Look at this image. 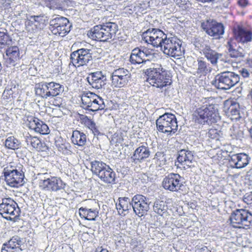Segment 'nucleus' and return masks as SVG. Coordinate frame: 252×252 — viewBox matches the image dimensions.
<instances>
[{
  "mask_svg": "<svg viewBox=\"0 0 252 252\" xmlns=\"http://www.w3.org/2000/svg\"><path fill=\"white\" fill-rule=\"evenodd\" d=\"M118 26L114 22H107L94 26L88 32V36L93 40L101 42L109 41L115 38Z\"/></svg>",
  "mask_w": 252,
  "mask_h": 252,
  "instance_id": "nucleus-1",
  "label": "nucleus"
},
{
  "mask_svg": "<svg viewBox=\"0 0 252 252\" xmlns=\"http://www.w3.org/2000/svg\"><path fill=\"white\" fill-rule=\"evenodd\" d=\"M144 72L147 76V81L153 87L161 89L171 84V80L166 78L165 69L160 64H155L144 70Z\"/></svg>",
  "mask_w": 252,
  "mask_h": 252,
  "instance_id": "nucleus-2",
  "label": "nucleus"
},
{
  "mask_svg": "<svg viewBox=\"0 0 252 252\" xmlns=\"http://www.w3.org/2000/svg\"><path fill=\"white\" fill-rule=\"evenodd\" d=\"M194 115L195 121L200 124L208 125L216 123L219 118L218 105L215 104L206 103L196 109Z\"/></svg>",
  "mask_w": 252,
  "mask_h": 252,
  "instance_id": "nucleus-3",
  "label": "nucleus"
},
{
  "mask_svg": "<svg viewBox=\"0 0 252 252\" xmlns=\"http://www.w3.org/2000/svg\"><path fill=\"white\" fill-rule=\"evenodd\" d=\"M240 81L239 75L234 72L223 71L217 74L212 84L218 89L228 90Z\"/></svg>",
  "mask_w": 252,
  "mask_h": 252,
  "instance_id": "nucleus-4",
  "label": "nucleus"
},
{
  "mask_svg": "<svg viewBox=\"0 0 252 252\" xmlns=\"http://www.w3.org/2000/svg\"><path fill=\"white\" fill-rule=\"evenodd\" d=\"M64 86L55 82H42L36 85L35 93L43 98L54 97L62 94Z\"/></svg>",
  "mask_w": 252,
  "mask_h": 252,
  "instance_id": "nucleus-5",
  "label": "nucleus"
},
{
  "mask_svg": "<svg viewBox=\"0 0 252 252\" xmlns=\"http://www.w3.org/2000/svg\"><path fill=\"white\" fill-rule=\"evenodd\" d=\"M182 44V41L176 37H167L166 36L160 48L164 54L179 59L183 55L184 52Z\"/></svg>",
  "mask_w": 252,
  "mask_h": 252,
  "instance_id": "nucleus-6",
  "label": "nucleus"
},
{
  "mask_svg": "<svg viewBox=\"0 0 252 252\" xmlns=\"http://www.w3.org/2000/svg\"><path fill=\"white\" fill-rule=\"evenodd\" d=\"M157 129L161 132L172 135L178 129L176 116L171 113H165L160 116L156 122Z\"/></svg>",
  "mask_w": 252,
  "mask_h": 252,
  "instance_id": "nucleus-7",
  "label": "nucleus"
},
{
  "mask_svg": "<svg viewBox=\"0 0 252 252\" xmlns=\"http://www.w3.org/2000/svg\"><path fill=\"white\" fill-rule=\"evenodd\" d=\"M20 209L17 203L10 198L2 199L0 204V214L7 220L15 221L19 216Z\"/></svg>",
  "mask_w": 252,
  "mask_h": 252,
  "instance_id": "nucleus-8",
  "label": "nucleus"
},
{
  "mask_svg": "<svg viewBox=\"0 0 252 252\" xmlns=\"http://www.w3.org/2000/svg\"><path fill=\"white\" fill-rule=\"evenodd\" d=\"M230 221L235 228L252 227V214L245 209H237L231 214Z\"/></svg>",
  "mask_w": 252,
  "mask_h": 252,
  "instance_id": "nucleus-9",
  "label": "nucleus"
},
{
  "mask_svg": "<svg viewBox=\"0 0 252 252\" xmlns=\"http://www.w3.org/2000/svg\"><path fill=\"white\" fill-rule=\"evenodd\" d=\"M81 100L84 108L92 111L103 110L105 107L103 99L96 94L90 92L82 94Z\"/></svg>",
  "mask_w": 252,
  "mask_h": 252,
  "instance_id": "nucleus-10",
  "label": "nucleus"
},
{
  "mask_svg": "<svg viewBox=\"0 0 252 252\" xmlns=\"http://www.w3.org/2000/svg\"><path fill=\"white\" fill-rule=\"evenodd\" d=\"M70 27L68 20L63 17H56L50 22L49 29L52 33L62 37L69 32Z\"/></svg>",
  "mask_w": 252,
  "mask_h": 252,
  "instance_id": "nucleus-11",
  "label": "nucleus"
},
{
  "mask_svg": "<svg viewBox=\"0 0 252 252\" xmlns=\"http://www.w3.org/2000/svg\"><path fill=\"white\" fill-rule=\"evenodd\" d=\"M150 199L142 194H136L132 198V208L139 217L147 214L150 208Z\"/></svg>",
  "mask_w": 252,
  "mask_h": 252,
  "instance_id": "nucleus-12",
  "label": "nucleus"
},
{
  "mask_svg": "<svg viewBox=\"0 0 252 252\" xmlns=\"http://www.w3.org/2000/svg\"><path fill=\"white\" fill-rule=\"evenodd\" d=\"M167 35L158 29H149L143 34L142 39L145 42L155 47H161Z\"/></svg>",
  "mask_w": 252,
  "mask_h": 252,
  "instance_id": "nucleus-13",
  "label": "nucleus"
},
{
  "mask_svg": "<svg viewBox=\"0 0 252 252\" xmlns=\"http://www.w3.org/2000/svg\"><path fill=\"white\" fill-rule=\"evenodd\" d=\"M131 74L124 68H119L113 71L111 75V84L116 88H122L127 85L131 80Z\"/></svg>",
  "mask_w": 252,
  "mask_h": 252,
  "instance_id": "nucleus-14",
  "label": "nucleus"
},
{
  "mask_svg": "<svg viewBox=\"0 0 252 252\" xmlns=\"http://www.w3.org/2000/svg\"><path fill=\"white\" fill-rule=\"evenodd\" d=\"M3 174L7 185L12 187H18L24 183V173L12 166L5 167Z\"/></svg>",
  "mask_w": 252,
  "mask_h": 252,
  "instance_id": "nucleus-15",
  "label": "nucleus"
},
{
  "mask_svg": "<svg viewBox=\"0 0 252 252\" xmlns=\"http://www.w3.org/2000/svg\"><path fill=\"white\" fill-rule=\"evenodd\" d=\"M201 26L207 34L216 39L220 38L224 33L223 25L213 19H208L205 20L201 23Z\"/></svg>",
  "mask_w": 252,
  "mask_h": 252,
  "instance_id": "nucleus-16",
  "label": "nucleus"
},
{
  "mask_svg": "<svg viewBox=\"0 0 252 252\" xmlns=\"http://www.w3.org/2000/svg\"><path fill=\"white\" fill-rule=\"evenodd\" d=\"M70 59L73 65L83 66L92 60V53L89 49L81 48L72 52Z\"/></svg>",
  "mask_w": 252,
  "mask_h": 252,
  "instance_id": "nucleus-17",
  "label": "nucleus"
},
{
  "mask_svg": "<svg viewBox=\"0 0 252 252\" xmlns=\"http://www.w3.org/2000/svg\"><path fill=\"white\" fill-rule=\"evenodd\" d=\"M39 187L43 190L50 191H57L64 188L65 184L60 178L50 177L41 179L39 183Z\"/></svg>",
  "mask_w": 252,
  "mask_h": 252,
  "instance_id": "nucleus-18",
  "label": "nucleus"
},
{
  "mask_svg": "<svg viewBox=\"0 0 252 252\" xmlns=\"http://www.w3.org/2000/svg\"><path fill=\"white\" fill-rule=\"evenodd\" d=\"M152 54L146 48H135L131 51L129 61L133 64H145L149 62Z\"/></svg>",
  "mask_w": 252,
  "mask_h": 252,
  "instance_id": "nucleus-19",
  "label": "nucleus"
},
{
  "mask_svg": "<svg viewBox=\"0 0 252 252\" xmlns=\"http://www.w3.org/2000/svg\"><path fill=\"white\" fill-rule=\"evenodd\" d=\"M47 21V17L44 15L31 16L26 22V30L29 32L36 33L44 28Z\"/></svg>",
  "mask_w": 252,
  "mask_h": 252,
  "instance_id": "nucleus-20",
  "label": "nucleus"
},
{
  "mask_svg": "<svg viewBox=\"0 0 252 252\" xmlns=\"http://www.w3.org/2000/svg\"><path fill=\"white\" fill-rule=\"evenodd\" d=\"M182 177L178 174L170 173L165 176L162 181V186L166 190L177 191L183 186Z\"/></svg>",
  "mask_w": 252,
  "mask_h": 252,
  "instance_id": "nucleus-21",
  "label": "nucleus"
},
{
  "mask_svg": "<svg viewBox=\"0 0 252 252\" xmlns=\"http://www.w3.org/2000/svg\"><path fill=\"white\" fill-rule=\"evenodd\" d=\"M200 53L214 65H217L219 62H225L222 54L219 53L215 50L211 49L207 44H203L200 46Z\"/></svg>",
  "mask_w": 252,
  "mask_h": 252,
  "instance_id": "nucleus-22",
  "label": "nucleus"
},
{
  "mask_svg": "<svg viewBox=\"0 0 252 252\" xmlns=\"http://www.w3.org/2000/svg\"><path fill=\"white\" fill-rule=\"evenodd\" d=\"M251 159V157L248 154L240 153L231 156L229 162L232 168L242 169L249 164Z\"/></svg>",
  "mask_w": 252,
  "mask_h": 252,
  "instance_id": "nucleus-23",
  "label": "nucleus"
},
{
  "mask_svg": "<svg viewBox=\"0 0 252 252\" xmlns=\"http://www.w3.org/2000/svg\"><path fill=\"white\" fill-rule=\"evenodd\" d=\"M233 31L234 38L238 43L245 45L252 40V32L245 28L238 26Z\"/></svg>",
  "mask_w": 252,
  "mask_h": 252,
  "instance_id": "nucleus-24",
  "label": "nucleus"
},
{
  "mask_svg": "<svg viewBox=\"0 0 252 252\" xmlns=\"http://www.w3.org/2000/svg\"><path fill=\"white\" fill-rule=\"evenodd\" d=\"M23 244L22 239L18 236H14L8 242L3 244L1 252H21Z\"/></svg>",
  "mask_w": 252,
  "mask_h": 252,
  "instance_id": "nucleus-25",
  "label": "nucleus"
},
{
  "mask_svg": "<svg viewBox=\"0 0 252 252\" xmlns=\"http://www.w3.org/2000/svg\"><path fill=\"white\" fill-rule=\"evenodd\" d=\"M87 80L90 85L97 90L101 89L106 83V77L101 71L90 73Z\"/></svg>",
  "mask_w": 252,
  "mask_h": 252,
  "instance_id": "nucleus-26",
  "label": "nucleus"
},
{
  "mask_svg": "<svg viewBox=\"0 0 252 252\" xmlns=\"http://www.w3.org/2000/svg\"><path fill=\"white\" fill-rule=\"evenodd\" d=\"M177 160L180 165L185 168L194 166L195 163L192 152L183 149L178 152Z\"/></svg>",
  "mask_w": 252,
  "mask_h": 252,
  "instance_id": "nucleus-27",
  "label": "nucleus"
},
{
  "mask_svg": "<svg viewBox=\"0 0 252 252\" xmlns=\"http://www.w3.org/2000/svg\"><path fill=\"white\" fill-rule=\"evenodd\" d=\"M27 125L30 129L41 134H47L49 129L46 124L37 118L30 117L27 119Z\"/></svg>",
  "mask_w": 252,
  "mask_h": 252,
  "instance_id": "nucleus-28",
  "label": "nucleus"
},
{
  "mask_svg": "<svg viewBox=\"0 0 252 252\" xmlns=\"http://www.w3.org/2000/svg\"><path fill=\"white\" fill-rule=\"evenodd\" d=\"M226 115L232 120H238L241 118L239 104L233 101H226L224 103Z\"/></svg>",
  "mask_w": 252,
  "mask_h": 252,
  "instance_id": "nucleus-29",
  "label": "nucleus"
},
{
  "mask_svg": "<svg viewBox=\"0 0 252 252\" xmlns=\"http://www.w3.org/2000/svg\"><path fill=\"white\" fill-rule=\"evenodd\" d=\"M132 199L128 197H119L116 203V209L120 215L125 216L132 208Z\"/></svg>",
  "mask_w": 252,
  "mask_h": 252,
  "instance_id": "nucleus-30",
  "label": "nucleus"
},
{
  "mask_svg": "<svg viewBox=\"0 0 252 252\" xmlns=\"http://www.w3.org/2000/svg\"><path fill=\"white\" fill-rule=\"evenodd\" d=\"M150 151L148 147L142 145L138 147L134 152L131 160L135 163L141 162L150 155Z\"/></svg>",
  "mask_w": 252,
  "mask_h": 252,
  "instance_id": "nucleus-31",
  "label": "nucleus"
},
{
  "mask_svg": "<svg viewBox=\"0 0 252 252\" xmlns=\"http://www.w3.org/2000/svg\"><path fill=\"white\" fill-rule=\"evenodd\" d=\"M196 70L197 74L206 75L211 71V67L202 57H199L196 61Z\"/></svg>",
  "mask_w": 252,
  "mask_h": 252,
  "instance_id": "nucleus-32",
  "label": "nucleus"
},
{
  "mask_svg": "<svg viewBox=\"0 0 252 252\" xmlns=\"http://www.w3.org/2000/svg\"><path fill=\"white\" fill-rule=\"evenodd\" d=\"M98 178L105 183L113 184L115 181L116 173L109 165H108Z\"/></svg>",
  "mask_w": 252,
  "mask_h": 252,
  "instance_id": "nucleus-33",
  "label": "nucleus"
},
{
  "mask_svg": "<svg viewBox=\"0 0 252 252\" xmlns=\"http://www.w3.org/2000/svg\"><path fill=\"white\" fill-rule=\"evenodd\" d=\"M79 215L82 218L89 220H94L98 216V212L96 209L81 207L79 209Z\"/></svg>",
  "mask_w": 252,
  "mask_h": 252,
  "instance_id": "nucleus-34",
  "label": "nucleus"
},
{
  "mask_svg": "<svg viewBox=\"0 0 252 252\" xmlns=\"http://www.w3.org/2000/svg\"><path fill=\"white\" fill-rule=\"evenodd\" d=\"M71 140L72 143L74 145L78 146H83L86 143L87 137L83 132L75 130L72 132Z\"/></svg>",
  "mask_w": 252,
  "mask_h": 252,
  "instance_id": "nucleus-35",
  "label": "nucleus"
},
{
  "mask_svg": "<svg viewBox=\"0 0 252 252\" xmlns=\"http://www.w3.org/2000/svg\"><path fill=\"white\" fill-rule=\"evenodd\" d=\"M25 141L28 145L31 146L38 151H43L45 150L44 144L37 137L26 136Z\"/></svg>",
  "mask_w": 252,
  "mask_h": 252,
  "instance_id": "nucleus-36",
  "label": "nucleus"
},
{
  "mask_svg": "<svg viewBox=\"0 0 252 252\" xmlns=\"http://www.w3.org/2000/svg\"><path fill=\"white\" fill-rule=\"evenodd\" d=\"M91 170L94 175L99 177L101 174V172L104 170V169L108 165L104 162L100 160H94L91 162Z\"/></svg>",
  "mask_w": 252,
  "mask_h": 252,
  "instance_id": "nucleus-37",
  "label": "nucleus"
},
{
  "mask_svg": "<svg viewBox=\"0 0 252 252\" xmlns=\"http://www.w3.org/2000/svg\"><path fill=\"white\" fill-rule=\"evenodd\" d=\"M227 44L228 53L231 57L236 58L244 57L245 52L242 48L239 47L236 49L235 47L236 45L232 41H228Z\"/></svg>",
  "mask_w": 252,
  "mask_h": 252,
  "instance_id": "nucleus-38",
  "label": "nucleus"
},
{
  "mask_svg": "<svg viewBox=\"0 0 252 252\" xmlns=\"http://www.w3.org/2000/svg\"><path fill=\"white\" fill-rule=\"evenodd\" d=\"M20 141L13 136L6 137L4 142V146L6 148L10 150H16L20 147Z\"/></svg>",
  "mask_w": 252,
  "mask_h": 252,
  "instance_id": "nucleus-39",
  "label": "nucleus"
},
{
  "mask_svg": "<svg viewBox=\"0 0 252 252\" xmlns=\"http://www.w3.org/2000/svg\"><path fill=\"white\" fill-rule=\"evenodd\" d=\"M6 55L11 63H14L19 59L20 52L19 48L14 46L9 47L6 51Z\"/></svg>",
  "mask_w": 252,
  "mask_h": 252,
  "instance_id": "nucleus-40",
  "label": "nucleus"
},
{
  "mask_svg": "<svg viewBox=\"0 0 252 252\" xmlns=\"http://www.w3.org/2000/svg\"><path fill=\"white\" fill-rule=\"evenodd\" d=\"M41 3L50 9H60L61 7L59 0H41Z\"/></svg>",
  "mask_w": 252,
  "mask_h": 252,
  "instance_id": "nucleus-41",
  "label": "nucleus"
},
{
  "mask_svg": "<svg viewBox=\"0 0 252 252\" xmlns=\"http://www.w3.org/2000/svg\"><path fill=\"white\" fill-rule=\"evenodd\" d=\"M230 134L233 139H240L243 136V132L238 125H233L230 128Z\"/></svg>",
  "mask_w": 252,
  "mask_h": 252,
  "instance_id": "nucleus-42",
  "label": "nucleus"
},
{
  "mask_svg": "<svg viewBox=\"0 0 252 252\" xmlns=\"http://www.w3.org/2000/svg\"><path fill=\"white\" fill-rule=\"evenodd\" d=\"M153 210L157 214L162 215L165 211L164 202L160 200L155 201L153 205Z\"/></svg>",
  "mask_w": 252,
  "mask_h": 252,
  "instance_id": "nucleus-43",
  "label": "nucleus"
},
{
  "mask_svg": "<svg viewBox=\"0 0 252 252\" xmlns=\"http://www.w3.org/2000/svg\"><path fill=\"white\" fill-rule=\"evenodd\" d=\"M155 159L157 160V164L159 166L165 164L166 159L165 155L161 152H157L155 156Z\"/></svg>",
  "mask_w": 252,
  "mask_h": 252,
  "instance_id": "nucleus-44",
  "label": "nucleus"
},
{
  "mask_svg": "<svg viewBox=\"0 0 252 252\" xmlns=\"http://www.w3.org/2000/svg\"><path fill=\"white\" fill-rule=\"evenodd\" d=\"M8 41V35L4 32H0V49L6 45Z\"/></svg>",
  "mask_w": 252,
  "mask_h": 252,
  "instance_id": "nucleus-45",
  "label": "nucleus"
},
{
  "mask_svg": "<svg viewBox=\"0 0 252 252\" xmlns=\"http://www.w3.org/2000/svg\"><path fill=\"white\" fill-rule=\"evenodd\" d=\"M243 201L247 204H252V192L246 193L243 196Z\"/></svg>",
  "mask_w": 252,
  "mask_h": 252,
  "instance_id": "nucleus-46",
  "label": "nucleus"
},
{
  "mask_svg": "<svg viewBox=\"0 0 252 252\" xmlns=\"http://www.w3.org/2000/svg\"><path fill=\"white\" fill-rule=\"evenodd\" d=\"M239 72L244 78L250 77L252 79V71L250 72L247 69L243 68Z\"/></svg>",
  "mask_w": 252,
  "mask_h": 252,
  "instance_id": "nucleus-47",
  "label": "nucleus"
},
{
  "mask_svg": "<svg viewBox=\"0 0 252 252\" xmlns=\"http://www.w3.org/2000/svg\"><path fill=\"white\" fill-rule=\"evenodd\" d=\"M85 124L91 130L96 126L95 123L91 119L86 121Z\"/></svg>",
  "mask_w": 252,
  "mask_h": 252,
  "instance_id": "nucleus-48",
  "label": "nucleus"
},
{
  "mask_svg": "<svg viewBox=\"0 0 252 252\" xmlns=\"http://www.w3.org/2000/svg\"><path fill=\"white\" fill-rule=\"evenodd\" d=\"M238 4L242 7H245L248 4V0H239Z\"/></svg>",
  "mask_w": 252,
  "mask_h": 252,
  "instance_id": "nucleus-49",
  "label": "nucleus"
},
{
  "mask_svg": "<svg viewBox=\"0 0 252 252\" xmlns=\"http://www.w3.org/2000/svg\"><path fill=\"white\" fill-rule=\"evenodd\" d=\"M0 3L3 6L6 7H8L10 4L9 0H0Z\"/></svg>",
  "mask_w": 252,
  "mask_h": 252,
  "instance_id": "nucleus-50",
  "label": "nucleus"
},
{
  "mask_svg": "<svg viewBox=\"0 0 252 252\" xmlns=\"http://www.w3.org/2000/svg\"><path fill=\"white\" fill-rule=\"evenodd\" d=\"M91 131H92V133L94 134V135H98L100 133L99 131H98L96 126L94 127V128H93L91 130Z\"/></svg>",
  "mask_w": 252,
  "mask_h": 252,
  "instance_id": "nucleus-51",
  "label": "nucleus"
},
{
  "mask_svg": "<svg viewBox=\"0 0 252 252\" xmlns=\"http://www.w3.org/2000/svg\"><path fill=\"white\" fill-rule=\"evenodd\" d=\"M95 252H108V251L107 249L102 248V247H98L96 249Z\"/></svg>",
  "mask_w": 252,
  "mask_h": 252,
  "instance_id": "nucleus-52",
  "label": "nucleus"
},
{
  "mask_svg": "<svg viewBox=\"0 0 252 252\" xmlns=\"http://www.w3.org/2000/svg\"><path fill=\"white\" fill-rule=\"evenodd\" d=\"M208 250L206 247L201 248L199 250L198 252H208Z\"/></svg>",
  "mask_w": 252,
  "mask_h": 252,
  "instance_id": "nucleus-53",
  "label": "nucleus"
},
{
  "mask_svg": "<svg viewBox=\"0 0 252 252\" xmlns=\"http://www.w3.org/2000/svg\"><path fill=\"white\" fill-rule=\"evenodd\" d=\"M53 104H54V105H55V106H60V102H59V103H58V102H57V100H54L53 101Z\"/></svg>",
  "mask_w": 252,
  "mask_h": 252,
  "instance_id": "nucleus-54",
  "label": "nucleus"
},
{
  "mask_svg": "<svg viewBox=\"0 0 252 252\" xmlns=\"http://www.w3.org/2000/svg\"><path fill=\"white\" fill-rule=\"evenodd\" d=\"M250 136L251 138H252V126L249 129V130Z\"/></svg>",
  "mask_w": 252,
  "mask_h": 252,
  "instance_id": "nucleus-55",
  "label": "nucleus"
},
{
  "mask_svg": "<svg viewBox=\"0 0 252 252\" xmlns=\"http://www.w3.org/2000/svg\"><path fill=\"white\" fill-rule=\"evenodd\" d=\"M60 148L62 149V150H63V148H64L65 149H66V147L64 145H62V146Z\"/></svg>",
  "mask_w": 252,
  "mask_h": 252,
  "instance_id": "nucleus-56",
  "label": "nucleus"
},
{
  "mask_svg": "<svg viewBox=\"0 0 252 252\" xmlns=\"http://www.w3.org/2000/svg\"><path fill=\"white\" fill-rule=\"evenodd\" d=\"M214 130H209V132H208V134L210 135L212 132H214Z\"/></svg>",
  "mask_w": 252,
  "mask_h": 252,
  "instance_id": "nucleus-57",
  "label": "nucleus"
},
{
  "mask_svg": "<svg viewBox=\"0 0 252 252\" xmlns=\"http://www.w3.org/2000/svg\"><path fill=\"white\" fill-rule=\"evenodd\" d=\"M1 69H2V65H1V63L0 62V71L1 70Z\"/></svg>",
  "mask_w": 252,
  "mask_h": 252,
  "instance_id": "nucleus-58",
  "label": "nucleus"
},
{
  "mask_svg": "<svg viewBox=\"0 0 252 252\" xmlns=\"http://www.w3.org/2000/svg\"><path fill=\"white\" fill-rule=\"evenodd\" d=\"M2 82V79L0 78V86H1V85Z\"/></svg>",
  "mask_w": 252,
  "mask_h": 252,
  "instance_id": "nucleus-59",
  "label": "nucleus"
}]
</instances>
